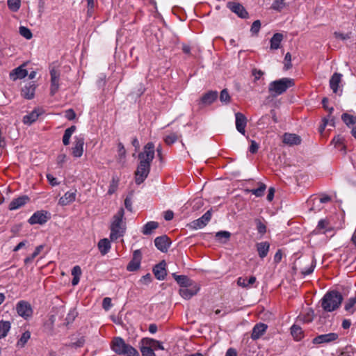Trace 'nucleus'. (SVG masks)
<instances>
[{"mask_svg":"<svg viewBox=\"0 0 356 356\" xmlns=\"http://www.w3.org/2000/svg\"><path fill=\"white\" fill-rule=\"evenodd\" d=\"M154 154V144L152 142L147 143L143 151L138 154L139 163L135 172V182L137 185L142 184L148 177Z\"/></svg>","mask_w":356,"mask_h":356,"instance_id":"obj_1","label":"nucleus"},{"mask_svg":"<svg viewBox=\"0 0 356 356\" xmlns=\"http://www.w3.org/2000/svg\"><path fill=\"white\" fill-rule=\"evenodd\" d=\"M124 210L120 208L118 212L113 216L110 224V239L115 241L120 237H122L126 232V222L124 218Z\"/></svg>","mask_w":356,"mask_h":356,"instance_id":"obj_2","label":"nucleus"},{"mask_svg":"<svg viewBox=\"0 0 356 356\" xmlns=\"http://www.w3.org/2000/svg\"><path fill=\"white\" fill-rule=\"evenodd\" d=\"M343 296L337 291L327 292L321 299V307L324 311L332 312L337 309L341 305Z\"/></svg>","mask_w":356,"mask_h":356,"instance_id":"obj_3","label":"nucleus"},{"mask_svg":"<svg viewBox=\"0 0 356 356\" xmlns=\"http://www.w3.org/2000/svg\"><path fill=\"white\" fill-rule=\"evenodd\" d=\"M294 80L291 78H282L271 81L268 86V92L273 97L279 96L294 86Z\"/></svg>","mask_w":356,"mask_h":356,"instance_id":"obj_4","label":"nucleus"},{"mask_svg":"<svg viewBox=\"0 0 356 356\" xmlns=\"http://www.w3.org/2000/svg\"><path fill=\"white\" fill-rule=\"evenodd\" d=\"M49 74H50L49 92L51 96H54L58 91L59 88H60V72L58 68H56L55 67H51L50 70H49Z\"/></svg>","mask_w":356,"mask_h":356,"instance_id":"obj_5","label":"nucleus"},{"mask_svg":"<svg viewBox=\"0 0 356 356\" xmlns=\"http://www.w3.org/2000/svg\"><path fill=\"white\" fill-rule=\"evenodd\" d=\"M50 218V213L44 210H40L35 212L28 220L31 225L39 224L43 225Z\"/></svg>","mask_w":356,"mask_h":356,"instance_id":"obj_6","label":"nucleus"},{"mask_svg":"<svg viewBox=\"0 0 356 356\" xmlns=\"http://www.w3.org/2000/svg\"><path fill=\"white\" fill-rule=\"evenodd\" d=\"M16 311L18 315L24 319H28L33 315V309L31 305L24 300H21L17 304Z\"/></svg>","mask_w":356,"mask_h":356,"instance_id":"obj_7","label":"nucleus"},{"mask_svg":"<svg viewBox=\"0 0 356 356\" xmlns=\"http://www.w3.org/2000/svg\"><path fill=\"white\" fill-rule=\"evenodd\" d=\"M200 286L195 282H192L184 288L179 289L180 296L186 300L191 299L193 296L196 295L200 291Z\"/></svg>","mask_w":356,"mask_h":356,"instance_id":"obj_8","label":"nucleus"},{"mask_svg":"<svg viewBox=\"0 0 356 356\" xmlns=\"http://www.w3.org/2000/svg\"><path fill=\"white\" fill-rule=\"evenodd\" d=\"M339 338V334L335 332H330L318 335L312 340L314 344L329 343L335 341Z\"/></svg>","mask_w":356,"mask_h":356,"instance_id":"obj_9","label":"nucleus"},{"mask_svg":"<svg viewBox=\"0 0 356 356\" xmlns=\"http://www.w3.org/2000/svg\"><path fill=\"white\" fill-rule=\"evenodd\" d=\"M142 254L140 250H136L133 253V258L128 264L127 270L129 272L137 270L140 267Z\"/></svg>","mask_w":356,"mask_h":356,"instance_id":"obj_10","label":"nucleus"},{"mask_svg":"<svg viewBox=\"0 0 356 356\" xmlns=\"http://www.w3.org/2000/svg\"><path fill=\"white\" fill-rule=\"evenodd\" d=\"M84 145V137L82 135L74 137V146L72 147V155L79 158L83 155Z\"/></svg>","mask_w":356,"mask_h":356,"instance_id":"obj_11","label":"nucleus"},{"mask_svg":"<svg viewBox=\"0 0 356 356\" xmlns=\"http://www.w3.org/2000/svg\"><path fill=\"white\" fill-rule=\"evenodd\" d=\"M227 7L233 13H236L241 18H247L248 16V12L244 7L237 2L229 1L227 4Z\"/></svg>","mask_w":356,"mask_h":356,"instance_id":"obj_12","label":"nucleus"},{"mask_svg":"<svg viewBox=\"0 0 356 356\" xmlns=\"http://www.w3.org/2000/svg\"><path fill=\"white\" fill-rule=\"evenodd\" d=\"M247 118L241 113H235V124L236 130L242 135L245 134V127L247 126Z\"/></svg>","mask_w":356,"mask_h":356,"instance_id":"obj_13","label":"nucleus"},{"mask_svg":"<svg viewBox=\"0 0 356 356\" xmlns=\"http://www.w3.org/2000/svg\"><path fill=\"white\" fill-rule=\"evenodd\" d=\"M170 244L171 241L166 235L156 237L154 240L155 246L162 252H166Z\"/></svg>","mask_w":356,"mask_h":356,"instance_id":"obj_14","label":"nucleus"},{"mask_svg":"<svg viewBox=\"0 0 356 356\" xmlns=\"http://www.w3.org/2000/svg\"><path fill=\"white\" fill-rule=\"evenodd\" d=\"M128 343L120 337H116L113 339L111 343V350L118 355H120L124 348H126Z\"/></svg>","mask_w":356,"mask_h":356,"instance_id":"obj_15","label":"nucleus"},{"mask_svg":"<svg viewBox=\"0 0 356 356\" xmlns=\"http://www.w3.org/2000/svg\"><path fill=\"white\" fill-rule=\"evenodd\" d=\"M211 218V213L207 211L202 217L192 222V227L195 229H201L207 225Z\"/></svg>","mask_w":356,"mask_h":356,"instance_id":"obj_16","label":"nucleus"},{"mask_svg":"<svg viewBox=\"0 0 356 356\" xmlns=\"http://www.w3.org/2000/svg\"><path fill=\"white\" fill-rule=\"evenodd\" d=\"M36 86L34 82H29L22 88L21 95L27 99L34 97Z\"/></svg>","mask_w":356,"mask_h":356,"instance_id":"obj_17","label":"nucleus"},{"mask_svg":"<svg viewBox=\"0 0 356 356\" xmlns=\"http://www.w3.org/2000/svg\"><path fill=\"white\" fill-rule=\"evenodd\" d=\"M165 262L164 261L156 264L153 268V273L155 277L159 280H163L167 275L165 270Z\"/></svg>","mask_w":356,"mask_h":356,"instance_id":"obj_18","label":"nucleus"},{"mask_svg":"<svg viewBox=\"0 0 356 356\" xmlns=\"http://www.w3.org/2000/svg\"><path fill=\"white\" fill-rule=\"evenodd\" d=\"M268 328L267 325L259 323H257L252 328L251 338L253 340L259 339L266 332Z\"/></svg>","mask_w":356,"mask_h":356,"instance_id":"obj_19","label":"nucleus"},{"mask_svg":"<svg viewBox=\"0 0 356 356\" xmlns=\"http://www.w3.org/2000/svg\"><path fill=\"white\" fill-rule=\"evenodd\" d=\"M76 197V190L66 192L59 200L58 204L61 206H66L75 201Z\"/></svg>","mask_w":356,"mask_h":356,"instance_id":"obj_20","label":"nucleus"},{"mask_svg":"<svg viewBox=\"0 0 356 356\" xmlns=\"http://www.w3.org/2000/svg\"><path fill=\"white\" fill-rule=\"evenodd\" d=\"M283 143L289 146L300 144L301 138L295 134L285 133L283 136Z\"/></svg>","mask_w":356,"mask_h":356,"instance_id":"obj_21","label":"nucleus"},{"mask_svg":"<svg viewBox=\"0 0 356 356\" xmlns=\"http://www.w3.org/2000/svg\"><path fill=\"white\" fill-rule=\"evenodd\" d=\"M343 307L344 310L350 315L356 312V292L345 301Z\"/></svg>","mask_w":356,"mask_h":356,"instance_id":"obj_22","label":"nucleus"},{"mask_svg":"<svg viewBox=\"0 0 356 356\" xmlns=\"http://www.w3.org/2000/svg\"><path fill=\"white\" fill-rule=\"evenodd\" d=\"M27 75V70L24 68V65H20L10 72V78L13 81H16L17 79H22Z\"/></svg>","mask_w":356,"mask_h":356,"instance_id":"obj_23","label":"nucleus"},{"mask_svg":"<svg viewBox=\"0 0 356 356\" xmlns=\"http://www.w3.org/2000/svg\"><path fill=\"white\" fill-rule=\"evenodd\" d=\"M331 200V197L327 195H322L321 197H314V199H311L308 201V204H310L312 202H313V204L315 205L316 204L317 206V208H315L314 207H312L310 208L311 210H314V211H316V210H321V204H325V203H327L329 202H330Z\"/></svg>","mask_w":356,"mask_h":356,"instance_id":"obj_24","label":"nucleus"},{"mask_svg":"<svg viewBox=\"0 0 356 356\" xmlns=\"http://www.w3.org/2000/svg\"><path fill=\"white\" fill-rule=\"evenodd\" d=\"M29 200V198L28 196H22L19 197L17 198L13 199L9 204L8 209L10 210H16L20 208L21 207L26 204L28 201Z\"/></svg>","mask_w":356,"mask_h":356,"instance_id":"obj_25","label":"nucleus"},{"mask_svg":"<svg viewBox=\"0 0 356 356\" xmlns=\"http://www.w3.org/2000/svg\"><path fill=\"white\" fill-rule=\"evenodd\" d=\"M218 97V92L217 91H209L208 92L203 95V96L200 99V102L203 105H210L214 101L216 100Z\"/></svg>","mask_w":356,"mask_h":356,"instance_id":"obj_26","label":"nucleus"},{"mask_svg":"<svg viewBox=\"0 0 356 356\" xmlns=\"http://www.w3.org/2000/svg\"><path fill=\"white\" fill-rule=\"evenodd\" d=\"M258 254L261 259L265 258L270 250V243L267 241L259 242L256 244Z\"/></svg>","mask_w":356,"mask_h":356,"instance_id":"obj_27","label":"nucleus"},{"mask_svg":"<svg viewBox=\"0 0 356 356\" xmlns=\"http://www.w3.org/2000/svg\"><path fill=\"white\" fill-rule=\"evenodd\" d=\"M332 229L329 221L327 219H321L318 221L315 232L318 234H325L327 232Z\"/></svg>","mask_w":356,"mask_h":356,"instance_id":"obj_28","label":"nucleus"},{"mask_svg":"<svg viewBox=\"0 0 356 356\" xmlns=\"http://www.w3.org/2000/svg\"><path fill=\"white\" fill-rule=\"evenodd\" d=\"M256 277L251 276L248 279L247 277H240L237 280V284L243 288H250L255 282Z\"/></svg>","mask_w":356,"mask_h":356,"instance_id":"obj_29","label":"nucleus"},{"mask_svg":"<svg viewBox=\"0 0 356 356\" xmlns=\"http://www.w3.org/2000/svg\"><path fill=\"white\" fill-rule=\"evenodd\" d=\"M146 344L154 352L157 350H164V347L161 342L152 338L143 339Z\"/></svg>","mask_w":356,"mask_h":356,"instance_id":"obj_30","label":"nucleus"},{"mask_svg":"<svg viewBox=\"0 0 356 356\" xmlns=\"http://www.w3.org/2000/svg\"><path fill=\"white\" fill-rule=\"evenodd\" d=\"M98 249L102 255L106 254L111 250V242L108 238L99 240L97 244Z\"/></svg>","mask_w":356,"mask_h":356,"instance_id":"obj_31","label":"nucleus"},{"mask_svg":"<svg viewBox=\"0 0 356 356\" xmlns=\"http://www.w3.org/2000/svg\"><path fill=\"white\" fill-rule=\"evenodd\" d=\"M257 184L259 186L258 188L253 189L246 188L245 189V192L246 193H252L256 197H262L266 189V185L261 182H259Z\"/></svg>","mask_w":356,"mask_h":356,"instance_id":"obj_32","label":"nucleus"},{"mask_svg":"<svg viewBox=\"0 0 356 356\" xmlns=\"http://www.w3.org/2000/svg\"><path fill=\"white\" fill-rule=\"evenodd\" d=\"M341 74L339 73H334L330 80V86L333 92L337 93L339 88V85L341 82Z\"/></svg>","mask_w":356,"mask_h":356,"instance_id":"obj_33","label":"nucleus"},{"mask_svg":"<svg viewBox=\"0 0 356 356\" xmlns=\"http://www.w3.org/2000/svg\"><path fill=\"white\" fill-rule=\"evenodd\" d=\"M283 40V35L280 33H275L270 39V49L276 50L280 48L281 42Z\"/></svg>","mask_w":356,"mask_h":356,"instance_id":"obj_34","label":"nucleus"},{"mask_svg":"<svg viewBox=\"0 0 356 356\" xmlns=\"http://www.w3.org/2000/svg\"><path fill=\"white\" fill-rule=\"evenodd\" d=\"M332 144L334 145L335 148L346 154V145L343 143V138L342 137L340 136L334 137L332 140Z\"/></svg>","mask_w":356,"mask_h":356,"instance_id":"obj_35","label":"nucleus"},{"mask_svg":"<svg viewBox=\"0 0 356 356\" xmlns=\"http://www.w3.org/2000/svg\"><path fill=\"white\" fill-rule=\"evenodd\" d=\"M39 115L40 114L38 113V112L36 110H34L31 111L30 113L24 116L23 122L25 124L30 125L38 120Z\"/></svg>","mask_w":356,"mask_h":356,"instance_id":"obj_36","label":"nucleus"},{"mask_svg":"<svg viewBox=\"0 0 356 356\" xmlns=\"http://www.w3.org/2000/svg\"><path fill=\"white\" fill-rule=\"evenodd\" d=\"M76 129V127L74 125H72L70 127L65 129L63 136V143L64 145L67 146L70 144V138L72 135L74 133Z\"/></svg>","mask_w":356,"mask_h":356,"instance_id":"obj_37","label":"nucleus"},{"mask_svg":"<svg viewBox=\"0 0 356 356\" xmlns=\"http://www.w3.org/2000/svg\"><path fill=\"white\" fill-rule=\"evenodd\" d=\"M140 350L142 356H156L154 352L146 344L142 339L140 342Z\"/></svg>","mask_w":356,"mask_h":356,"instance_id":"obj_38","label":"nucleus"},{"mask_svg":"<svg viewBox=\"0 0 356 356\" xmlns=\"http://www.w3.org/2000/svg\"><path fill=\"white\" fill-rule=\"evenodd\" d=\"M159 227V223L155 221H149L147 222L143 227L142 232L145 235L151 234L152 231Z\"/></svg>","mask_w":356,"mask_h":356,"instance_id":"obj_39","label":"nucleus"},{"mask_svg":"<svg viewBox=\"0 0 356 356\" xmlns=\"http://www.w3.org/2000/svg\"><path fill=\"white\" fill-rule=\"evenodd\" d=\"M172 276L181 288L188 286V284L192 282L186 275H177L176 273H173Z\"/></svg>","mask_w":356,"mask_h":356,"instance_id":"obj_40","label":"nucleus"},{"mask_svg":"<svg viewBox=\"0 0 356 356\" xmlns=\"http://www.w3.org/2000/svg\"><path fill=\"white\" fill-rule=\"evenodd\" d=\"M81 275V269L79 266H75L72 269V275L73 279L72 280V284L76 286L78 284L80 280V276Z\"/></svg>","mask_w":356,"mask_h":356,"instance_id":"obj_41","label":"nucleus"},{"mask_svg":"<svg viewBox=\"0 0 356 356\" xmlns=\"http://www.w3.org/2000/svg\"><path fill=\"white\" fill-rule=\"evenodd\" d=\"M291 334L296 341H300L303 337V331L300 326L298 325H292Z\"/></svg>","mask_w":356,"mask_h":356,"instance_id":"obj_42","label":"nucleus"},{"mask_svg":"<svg viewBox=\"0 0 356 356\" xmlns=\"http://www.w3.org/2000/svg\"><path fill=\"white\" fill-rule=\"evenodd\" d=\"M126 157V149L122 143H119L118 145V161L122 165L125 163Z\"/></svg>","mask_w":356,"mask_h":356,"instance_id":"obj_43","label":"nucleus"},{"mask_svg":"<svg viewBox=\"0 0 356 356\" xmlns=\"http://www.w3.org/2000/svg\"><path fill=\"white\" fill-rule=\"evenodd\" d=\"M44 245H40L37 246L34 250V252L31 254L30 256L26 257L24 259V264H29L31 263L33 259L41 252V251L44 249Z\"/></svg>","mask_w":356,"mask_h":356,"instance_id":"obj_44","label":"nucleus"},{"mask_svg":"<svg viewBox=\"0 0 356 356\" xmlns=\"http://www.w3.org/2000/svg\"><path fill=\"white\" fill-rule=\"evenodd\" d=\"M10 329L9 321H0V339L4 338Z\"/></svg>","mask_w":356,"mask_h":356,"instance_id":"obj_45","label":"nucleus"},{"mask_svg":"<svg viewBox=\"0 0 356 356\" xmlns=\"http://www.w3.org/2000/svg\"><path fill=\"white\" fill-rule=\"evenodd\" d=\"M254 222L257 227V229L259 234L264 235L266 232V225L264 220L261 218H255Z\"/></svg>","mask_w":356,"mask_h":356,"instance_id":"obj_46","label":"nucleus"},{"mask_svg":"<svg viewBox=\"0 0 356 356\" xmlns=\"http://www.w3.org/2000/svg\"><path fill=\"white\" fill-rule=\"evenodd\" d=\"M120 355L124 356H139V353L131 345L128 344L126 348H123Z\"/></svg>","mask_w":356,"mask_h":356,"instance_id":"obj_47","label":"nucleus"},{"mask_svg":"<svg viewBox=\"0 0 356 356\" xmlns=\"http://www.w3.org/2000/svg\"><path fill=\"white\" fill-rule=\"evenodd\" d=\"M8 7L12 12H17L21 6V0H7Z\"/></svg>","mask_w":356,"mask_h":356,"instance_id":"obj_48","label":"nucleus"},{"mask_svg":"<svg viewBox=\"0 0 356 356\" xmlns=\"http://www.w3.org/2000/svg\"><path fill=\"white\" fill-rule=\"evenodd\" d=\"M341 119L348 126L356 124V116L349 115L348 113H343L341 116Z\"/></svg>","mask_w":356,"mask_h":356,"instance_id":"obj_49","label":"nucleus"},{"mask_svg":"<svg viewBox=\"0 0 356 356\" xmlns=\"http://www.w3.org/2000/svg\"><path fill=\"white\" fill-rule=\"evenodd\" d=\"M31 337V333L29 331L24 332L17 341V346L24 347Z\"/></svg>","mask_w":356,"mask_h":356,"instance_id":"obj_50","label":"nucleus"},{"mask_svg":"<svg viewBox=\"0 0 356 356\" xmlns=\"http://www.w3.org/2000/svg\"><path fill=\"white\" fill-rule=\"evenodd\" d=\"M118 181L117 178L113 177L108 190V195H112L116 191L118 187Z\"/></svg>","mask_w":356,"mask_h":356,"instance_id":"obj_51","label":"nucleus"},{"mask_svg":"<svg viewBox=\"0 0 356 356\" xmlns=\"http://www.w3.org/2000/svg\"><path fill=\"white\" fill-rule=\"evenodd\" d=\"M19 33L27 40H30L33 36L31 30L27 27L22 26L19 27Z\"/></svg>","mask_w":356,"mask_h":356,"instance_id":"obj_52","label":"nucleus"},{"mask_svg":"<svg viewBox=\"0 0 356 356\" xmlns=\"http://www.w3.org/2000/svg\"><path fill=\"white\" fill-rule=\"evenodd\" d=\"M177 135L175 133H171L164 138V141L167 145H170L175 143L177 140Z\"/></svg>","mask_w":356,"mask_h":356,"instance_id":"obj_53","label":"nucleus"},{"mask_svg":"<svg viewBox=\"0 0 356 356\" xmlns=\"http://www.w3.org/2000/svg\"><path fill=\"white\" fill-rule=\"evenodd\" d=\"M220 100L221 102L227 104L230 101V96L227 89H223L220 95Z\"/></svg>","mask_w":356,"mask_h":356,"instance_id":"obj_54","label":"nucleus"},{"mask_svg":"<svg viewBox=\"0 0 356 356\" xmlns=\"http://www.w3.org/2000/svg\"><path fill=\"white\" fill-rule=\"evenodd\" d=\"M264 74V72L261 70H257L256 68L252 69V76L254 77L253 81L256 83L257 81L260 80L263 75Z\"/></svg>","mask_w":356,"mask_h":356,"instance_id":"obj_55","label":"nucleus"},{"mask_svg":"<svg viewBox=\"0 0 356 356\" xmlns=\"http://www.w3.org/2000/svg\"><path fill=\"white\" fill-rule=\"evenodd\" d=\"M291 55L289 52L286 53L284 57V70H288L291 67Z\"/></svg>","mask_w":356,"mask_h":356,"instance_id":"obj_56","label":"nucleus"},{"mask_svg":"<svg viewBox=\"0 0 356 356\" xmlns=\"http://www.w3.org/2000/svg\"><path fill=\"white\" fill-rule=\"evenodd\" d=\"M285 6L283 0H275L272 4V8L276 10H281Z\"/></svg>","mask_w":356,"mask_h":356,"instance_id":"obj_57","label":"nucleus"},{"mask_svg":"<svg viewBox=\"0 0 356 356\" xmlns=\"http://www.w3.org/2000/svg\"><path fill=\"white\" fill-rule=\"evenodd\" d=\"M260 27H261L260 21L256 20L252 23V24L251 26L250 31L252 33L257 34L259 31Z\"/></svg>","mask_w":356,"mask_h":356,"instance_id":"obj_58","label":"nucleus"},{"mask_svg":"<svg viewBox=\"0 0 356 356\" xmlns=\"http://www.w3.org/2000/svg\"><path fill=\"white\" fill-rule=\"evenodd\" d=\"M315 266H316V262L315 261H312V264L310 265L309 267L308 268H304L302 270V273L305 276V275H310L311 273H313L314 270V268H315Z\"/></svg>","mask_w":356,"mask_h":356,"instance_id":"obj_59","label":"nucleus"},{"mask_svg":"<svg viewBox=\"0 0 356 356\" xmlns=\"http://www.w3.org/2000/svg\"><path fill=\"white\" fill-rule=\"evenodd\" d=\"M65 117L68 120H73L76 118V113H75V112L74 111L73 109L70 108V109H67V111H65Z\"/></svg>","mask_w":356,"mask_h":356,"instance_id":"obj_60","label":"nucleus"},{"mask_svg":"<svg viewBox=\"0 0 356 356\" xmlns=\"http://www.w3.org/2000/svg\"><path fill=\"white\" fill-rule=\"evenodd\" d=\"M141 284L145 285H148L152 282V276L149 273L146 274L145 275H143L140 281Z\"/></svg>","mask_w":356,"mask_h":356,"instance_id":"obj_61","label":"nucleus"},{"mask_svg":"<svg viewBox=\"0 0 356 356\" xmlns=\"http://www.w3.org/2000/svg\"><path fill=\"white\" fill-rule=\"evenodd\" d=\"M103 308L105 310H108L111 307V299L110 298H104L102 302Z\"/></svg>","mask_w":356,"mask_h":356,"instance_id":"obj_62","label":"nucleus"},{"mask_svg":"<svg viewBox=\"0 0 356 356\" xmlns=\"http://www.w3.org/2000/svg\"><path fill=\"white\" fill-rule=\"evenodd\" d=\"M258 149H259L258 143L254 140H251V144L249 147L250 152H251L252 154H255L258 151Z\"/></svg>","mask_w":356,"mask_h":356,"instance_id":"obj_63","label":"nucleus"},{"mask_svg":"<svg viewBox=\"0 0 356 356\" xmlns=\"http://www.w3.org/2000/svg\"><path fill=\"white\" fill-rule=\"evenodd\" d=\"M216 236L218 238H225L228 239L230 237V233L227 231H220L216 233Z\"/></svg>","mask_w":356,"mask_h":356,"instance_id":"obj_64","label":"nucleus"}]
</instances>
